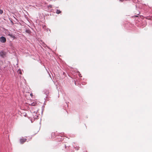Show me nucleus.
<instances>
[{"instance_id":"nucleus-3","label":"nucleus","mask_w":152,"mask_h":152,"mask_svg":"<svg viewBox=\"0 0 152 152\" xmlns=\"http://www.w3.org/2000/svg\"><path fill=\"white\" fill-rule=\"evenodd\" d=\"M56 13L57 14H59L61 13V11L58 10H57Z\"/></svg>"},{"instance_id":"nucleus-4","label":"nucleus","mask_w":152,"mask_h":152,"mask_svg":"<svg viewBox=\"0 0 152 152\" xmlns=\"http://www.w3.org/2000/svg\"><path fill=\"white\" fill-rule=\"evenodd\" d=\"M8 35L10 36V37H12V38H13L14 37V36L12 34H8Z\"/></svg>"},{"instance_id":"nucleus-6","label":"nucleus","mask_w":152,"mask_h":152,"mask_svg":"<svg viewBox=\"0 0 152 152\" xmlns=\"http://www.w3.org/2000/svg\"><path fill=\"white\" fill-rule=\"evenodd\" d=\"M26 31L27 33H29L30 31L29 30H26Z\"/></svg>"},{"instance_id":"nucleus-8","label":"nucleus","mask_w":152,"mask_h":152,"mask_svg":"<svg viewBox=\"0 0 152 152\" xmlns=\"http://www.w3.org/2000/svg\"><path fill=\"white\" fill-rule=\"evenodd\" d=\"M19 73L20 74H21L22 73V72H21V71H20V72H19Z\"/></svg>"},{"instance_id":"nucleus-1","label":"nucleus","mask_w":152,"mask_h":152,"mask_svg":"<svg viewBox=\"0 0 152 152\" xmlns=\"http://www.w3.org/2000/svg\"><path fill=\"white\" fill-rule=\"evenodd\" d=\"M27 139L24 138H22L20 139V141L21 144H23L25 142H26Z\"/></svg>"},{"instance_id":"nucleus-9","label":"nucleus","mask_w":152,"mask_h":152,"mask_svg":"<svg viewBox=\"0 0 152 152\" xmlns=\"http://www.w3.org/2000/svg\"><path fill=\"white\" fill-rule=\"evenodd\" d=\"M3 53V52H1V53H0V55H1V53Z\"/></svg>"},{"instance_id":"nucleus-5","label":"nucleus","mask_w":152,"mask_h":152,"mask_svg":"<svg viewBox=\"0 0 152 152\" xmlns=\"http://www.w3.org/2000/svg\"><path fill=\"white\" fill-rule=\"evenodd\" d=\"M3 13V11L2 10L0 9V14H2Z\"/></svg>"},{"instance_id":"nucleus-11","label":"nucleus","mask_w":152,"mask_h":152,"mask_svg":"<svg viewBox=\"0 0 152 152\" xmlns=\"http://www.w3.org/2000/svg\"><path fill=\"white\" fill-rule=\"evenodd\" d=\"M135 16L136 17H138L137 16V15Z\"/></svg>"},{"instance_id":"nucleus-10","label":"nucleus","mask_w":152,"mask_h":152,"mask_svg":"<svg viewBox=\"0 0 152 152\" xmlns=\"http://www.w3.org/2000/svg\"><path fill=\"white\" fill-rule=\"evenodd\" d=\"M119 0L122 2L123 1V0Z\"/></svg>"},{"instance_id":"nucleus-7","label":"nucleus","mask_w":152,"mask_h":152,"mask_svg":"<svg viewBox=\"0 0 152 152\" xmlns=\"http://www.w3.org/2000/svg\"><path fill=\"white\" fill-rule=\"evenodd\" d=\"M30 96H33V94L32 93H31L30 94Z\"/></svg>"},{"instance_id":"nucleus-2","label":"nucleus","mask_w":152,"mask_h":152,"mask_svg":"<svg viewBox=\"0 0 152 152\" xmlns=\"http://www.w3.org/2000/svg\"><path fill=\"white\" fill-rule=\"evenodd\" d=\"M6 38L3 37H0V41L2 43H5L6 42Z\"/></svg>"}]
</instances>
